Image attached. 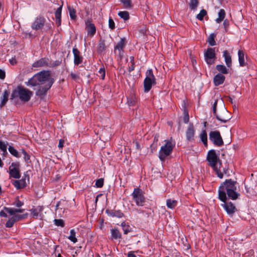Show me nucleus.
I'll return each instance as SVG.
<instances>
[{
    "label": "nucleus",
    "instance_id": "nucleus-5",
    "mask_svg": "<svg viewBox=\"0 0 257 257\" xmlns=\"http://www.w3.org/2000/svg\"><path fill=\"white\" fill-rule=\"evenodd\" d=\"M146 78L144 81V92H148L153 85L156 84V78L152 69H148L146 73Z\"/></svg>",
    "mask_w": 257,
    "mask_h": 257
},
{
    "label": "nucleus",
    "instance_id": "nucleus-29",
    "mask_svg": "<svg viewBox=\"0 0 257 257\" xmlns=\"http://www.w3.org/2000/svg\"><path fill=\"white\" fill-rule=\"evenodd\" d=\"M127 43V40L126 38L123 37L120 38L119 41H118L116 46H115L114 48H123L126 43Z\"/></svg>",
    "mask_w": 257,
    "mask_h": 257
},
{
    "label": "nucleus",
    "instance_id": "nucleus-10",
    "mask_svg": "<svg viewBox=\"0 0 257 257\" xmlns=\"http://www.w3.org/2000/svg\"><path fill=\"white\" fill-rule=\"evenodd\" d=\"M53 85V81L51 80L49 83H47L44 86H40L36 91V95L41 99L43 98L46 95L48 91L51 88Z\"/></svg>",
    "mask_w": 257,
    "mask_h": 257
},
{
    "label": "nucleus",
    "instance_id": "nucleus-48",
    "mask_svg": "<svg viewBox=\"0 0 257 257\" xmlns=\"http://www.w3.org/2000/svg\"><path fill=\"white\" fill-rule=\"evenodd\" d=\"M7 144H5V142L2 141H0V149L4 153H7Z\"/></svg>",
    "mask_w": 257,
    "mask_h": 257
},
{
    "label": "nucleus",
    "instance_id": "nucleus-40",
    "mask_svg": "<svg viewBox=\"0 0 257 257\" xmlns=\"http://www.w3.org/2000/svg\"><path fill=\"white\" fill-rule=\"evenodd\" d=\"M198 4V0H190L189 3V8L192 10H196Z\"/></svg>",
    "mask_w": 257,
    "mask_h": 257
},
{
    "label": "nucleus",
    "instance_id": "nucleus-47",
    "mask_svg": "<svg viewBox=\"0 0 257 257\" xmlns=\"http://www.w3.org/2000/svg\"><path fill=\"white\" fill-rule=\"evenodd\" d=\"M134 59H135V58L134 56L130 57V61H131V63L132 65L128 68V71L129 72H131L132 71H134L135 69V63Z\"/></svg>",
    "mask_w": 257,
    "mask_h": 257
},
{
    "label": "nucleus",
    "instance_id": "nucleus-56",
    "mask_svg": "<svg viewBox=\"0 0 257 257\" xmlns=\"http://www.w3.org/2000/svg\"><path fill=\"white\" fill-rule=\"evenodd\" d=\"M108 26H109V28L111 30H113L115 28V23H114L113 19L111 18H109V19Z\"/></svg>",
    "mask_w": 257,
    "mask_h": 257
},
{
    "label": "nucleus",
    "instance_id": "nucleus-20",
    "mask_svg": "<svg viewBox=\"0 0 257 257\" xmlns=\"http://www.w3.org/2000/svg\"><path fill=\"white\" fill-rule=\"evenodd\" d=\"M217 102L218 100L215 99L214 103L213 104L212 106V111L213 114L215 116L217 119L219 120L220 121L222 122L225 123L228 120L230 119V118H221L216 113V108H217Z\"/></svg>",
    "mask_w": 257,
    "mask_h": 257
},
{
    "label": "nucleus",
    "instance_id": "nucleus-59",
    "mask_svg": "<svg viewBox=\"0 0 257 257\" xmlns=\"http://www.w3.org/2000/svg\"><path fill=\"white\" fill-rule=\"evenodd\" d=\"M14 204H15L17 207H20L24 205V203L23 202L20 201L18 197H17Z\"/></svg>",
    "mask_w": 257,
    "mask_h": 257
},
{
    "label": "nucleus",
    "instance_id": "nucleus-2",
    "mask_svg": "<svg viewBox=\"0 0 257 257\" xmlns=\"http://www.w3.org/2000/svg\"><path fill=\"white\" fill-rule=\"evenodd\" d=\"M51 80L53 84L55 80L51 77L50 72L48 70H43L35 74L32 78L29 79L27 83V85L36 86L44 84L46 82L49 83Z\"/></svg>",
    "mask_w": 257,
    "mask_h": 257
},
{
    "label": "nucleus",
    "instance_id": "nucleus-15",
    "mask_svg": "<svg viewBox=\"0 0 257 257\" xmlns=\"http://www.w3.org/2000/svg\"><path fill=\"white\" fill-rule=\"evenodd\" d=\"M112 39L111 37L100 38L99 42L98 48H106L110 46V44L112 42Z\"/></svg>",
    "mask_w": 257,
    "mask_h": 257
},
{
    "label": "nucleus",
    "instance_id": "nucleus-21",
    "mask_svg": "<svg viewBox=\"0 0 257 257\" xmlns=\"http://www.w3.org/2000/svg\"><path fill=\"white\" fill-rule=\"evenodd\" d=\"M62 6H59L56 9L55 13V17L56 19V25L57 27H59L61 24V13Z\"/></svg>",
    "mask_w": 257,
    "mask_h": 257
},
{
    "label": "nucleus",
    "instance_id": "nucleus-50",
    "mask_svg": "<svg viewBox=\"0 0 257 257\" xmlns=\"http://www.w3.org/2000/svg\"><path fill=\"white\" fill-rule=\"evenodd\" d=\"M104 184V179L99 178L97 179L95 182V186L97 188H101Z\"/></svg>",
    "mask_w": 257,
    "mask_h": 257
},
{
    "label": "nucleus",
    "instance_id": "nucleus-32",
    "mask_svg": "<svg viewBox=\"0 0 257 257\" xmlns=\"http://www.w3.org/2000/svg\"><path fill=\"white\" fill-rule=\"evenodd\" d=\"M216 69L220 72L219 73L222 74H226L228 73V70L223 65H217L216 66Z\"/></svg>",
    "mask_w": 257,
    "mask_h": 257
},
{
    "label": "nucleus",
    "instance_id": "nucleus-14",
    "mask_svg": "<svg viewBox=\"0 0 257 257\" xmlns=\"http://www.w3.org/2000/svg\"><path fill=\"white\" fill-rule=\"evenodd\" d=\"M195 130L193 124L190 123L186 132V139L188 142H193L194 140Z\"/></svg>",
    "mask_w": 257,
    "mask_h": 257
},
{
    "label": "nucleus",
    "instance_id": "nucleus-57",
    "mask_svg": "<svg viewBox=\"0 0 257 257\" xmlns=\"http://www.w3.org/2000/svg\"><path fill=\"white\" fill-rule=\"evenodd\" d=\"M71 78L74 81H77L80 79V76L78 74L71 72L70 74Z\"/></svg>",
    "mask_w": 257,
    "mask_h": 257
},
{
    "label": "nucleus",
    "instance_id": "nucleus-6",
    "mask_svg": "<svg viewBox=\"0 0 257 257\" xmlns=\"http://www.w3.org/2000/svg\"><path fill=\"white\" fill-rule=\"evenodd\" d=\"M11 182L17 190H21L26 188L30 183V176L28 171L24 173L22 178L20 180H12Z\"/></svg>",
    "mask_w": 257,
    "mask_h": 257
},
{
    "label": "nucleus",
    "instance_id": "nucleus-64",
    "mask_svg": "<svg viewBox=\"0 0 257 257\" xmlns=\"http://www.w3.org/2000/svg\"><path fill=\"white\" fill-rule=\"evenodd\" d=\"M9 62L10 64L12 65H15L17 63V61L15 57L12 58V59H10Z\"/></svg>",
    "mask_w": 257,
    "mask_h": 257
},
{
    "label": "nucleus",
    "instance_id": "nucleus-45",
    "mask_svg": "<svg viewBox=\"0 0 257 257\" xmlns=\"http://www.w3.org/2000/svg\"><path fill=\"white\" fill-rule=\"evenodd\" d=\"M54 224L57 226L63 227L65 226V222L63 219H55L54 220Z\"/></svg>",
    "mask_w": 257,
    "mask_h": 257
},
{
    "label": "nucleus",
    "instance_id": "nucleus-31",
    "mask_svg": "<svg viewBox=\"0 0 257 257\" xmlns=\"http://www.w3.org/2000/svg\"><path fill=\"white\" fill-rule=\"evenodd\" d=\"M216 37V34L212 33L208 37L207 42L208 43L210 46H214L216 45V42L215 41V38Z\"/></svg>",
    "mask_w": 257,
    "mask_h": 257
},
{
    "label": "nucleus",
    "instance_id": "nucleus-11",
    "mask_svg": "<svg viewBox=\"0 0 257 257\" xmlns=\"http://www.w3.org/2000/svg\"><path fill=\"white\" fill-rule=\"evenodd\" d=\"M204 59L207 64H214L216 59L215 49H206L204 52Z\"/></svg>",
    "mask_w": 257,
    "mask_h": 257
},
{
    "label": "nucleus",
    "instance_id": "nucleus-35",
    "mask_svg": "<svg viewBox=\"0 0 257 257\" xmlns=\"http://www.w3.org/2000/svg\"><path fill=\"white\" fill-rule=\"evenodd\" d=\"M21 85H19L17 86L16 89H15L13 90V92L11 95V99H13L14 98H17L18 97H20V87Z\"/></svg>",
    "mask_w": 257,
    "mask_h": 257
},
{
    "label": "nucleus",
    "instance_id": "nucleus-38",
    "mask_svg": "<svg viewBox=\"0 0 257 257\" xmlns=\"http://www.w3.org/2000/svg\"><path fill=\"white\" fill-rule=\"evenodd\" d=\"M118 16L124 21H127L130 19V15L127 11H120L118 14Z\"/></svg>",
    "mask_w": 257,
    "mask_h": 257
},
{
    "label": "nucleus",
    "instance_id": "nucleus-12",
    "mask_svg": "<svg viewBox=\"0 0 257 257\" xmlns=\"http://www.w3.org/2000/svg\"><path fill=\"white\" fill-rule=\"evenodd\" d=\"M20 88V99L24 102L29 101L33 95V92L21 85Z\"/></svg>",
    "mask_w": 257,
    "mask_h": 257
},
{
    "label": "nucleus",
    "instance_id": "nucleus-33",
    "mask_svg": "<svg viewBox=\"0 0 257 257\" xmlns=\"http://www.w3.org/2000/svg\"><path fill=\"white\" fill-rule=\"evenodd\" d=\"M43 207L42 206H38L37 207L34 209H32L31 211V213L32 214L33 216L38 217L39 214L42 212L43 210Z\"/></svg>",
    "mask_w": 257,
    "mask_h": 257
},
{
    "label": "nucleus",
    "instance_id": "nucleus-34",
    "mask_svg": "<svg viewBox=\"0 0 257 257\" xmlns=\"http://www.w3.org/2000/svg\"><path fill=\"white\" fill-rule=\"evenodd\" d=\"M167 206L170 209H174L177 205V201L175 200L169 199L167 200Z\"/></svg>",
    "mask_w": 257,
    "mask_h": 257
},
{
    "label": "nucleus",
    "instance_id": "nucleus-13",
    "mask_svg": "<svg viewBox=\"0 0 257 257\" xmlns=\"http://www.w3.org/2000/svg\"><path fill=\"white\" fill-rule=\"evenodd\" d=\"M222 202L224 203L221 205L223 207L227 213L230 216H232L237 211V208L231 202H227V200Z\"/></svg>",
    "mask_w": 257,
    "mask_h": 257
},
{
    "label": "nucleus",
    "instance_id": "nucleus-26",
    "mask_svg": "<svg viewBox=\"0 0 257 257\" xmlns=\"http://www.w3.org/2000/svg\"><path fill=\"white\" fill-rule=\"evenodd\" d=\"M223 57H224L225 62L228 67H230L232 65L231 56L227 50L223 52Z\"/></svg>",
    "mask_w": 257,
    "mask_h": 257
},
{
    "label": "nucleus",
    "instance_id": "nucleus-62",
    "mask_svg": "<svg viewBox=\"0 0 257 257\" xmlns=\"http://www.w3.org/2000/svg\"><path fill=\"white\" fill-rule=\"evenodd\" d=\"M124 55L123 49H118V57L122 60Z\"/></svg>",
    "mask_w": 257,
    "mask_h": 257
},
{
    "label": "nucleus",
    "instance_id": "nucleus-55",
    "mask_svg": "<svg viewBox=\"0 0 257 257\" xmlns=\"http://www.w3.org/2000/svg\"><path fill=\"white\" fill-rule=\"evenodd\" d=\"M24 35L26 38H28L30 39H33L36 37V35L31 32H25Z\"/></svg>",
    "mask_w": 257,
    "mask_h": 257
},
{
    "label": "nucleus",
    "instance_id": "nucleus-58",
    "mask_svg": "<svg viewBox=\"0 0 257 257\" xmlns=\"http://www.w3.org/2000/svg\"><path fill=\"white\" fill-rule=\"evenodd\" d=\"M223 25L225 30V32H227L228 31V28L229 26V21L227 19L225 20L223 22Z\"/></svg>",
    "mask_w": 257,
    "mask_h": 257
},
{
    "label": "nucleus",
    "instance_id": "nucleus-8",
    "mask_svg": "<svg viewBox=\"0 0 257 257\" xmlns=\"http://www.w3.org/2000/svg\"><path fill=\"white\" fill-rule=\"evenodd\" d=\"M210 141L216 146L221 147L224 145V142L218 131H211L209 134Z\"/></svg>",
    "mask_w": 257,
    "mask_h": 257
},
{
    "label": "nucleus",
    "instance_id": "nucleus-46",
    "mask_svg": "<svg viewBox=\"0 0 257 257\" xmlns=\"http://www.w3.org/2000/svg\"><path fill=\"white\" fill-rule=\"evenodd\" d=\"M16 222V220L12 217L7 221L5 226L6 227L11 228L14 225Z\"/></svg>",
    "mask_w": 257,
    "mask_h": 257
},
{
    "label": "nucleus",
    "instance_id": "nucleus-18",
    "mask_svg": "<svg viewBox=\"0 0 257 257\" xmlns=\"http://www.w3.org/2000/svg\"><path fill=\"white\" fill-rule=\"evenodd\" d=\"M74 54V63L75 65H78L81 64L83 61V57L81 55L80 52L78 49H72Z\"/></svg>",
    "mask_w": 257,
    "mask_h": 257
},
{
    "label": "nucleus",
    "instance_id": "nucleus-27",
    "mask_svg": "<svg viewBox=\"0 0 257 257\" xmlns=\"http://www.w3.org/2000/svg\"><path fill=\"white\" fill-rule=\"evenodd\" d=\"M199 137L202 143L204 144V146L207 148L208 146L207 144V134L205 130H202L200 134L199 135Z\"/></svg>",
    "mask_w": 257,
    "mask_h": 257
},
{
    "label": "nucleus",
    "instance_id": "nucleus-54",
    "mask_svg": "<svg viewBox=\"0 0 257 257\" xmlns=\"http://www.w3.org/2000/svg\"><path fill=\"white\" fill-rule=\"evenodd\" d=\"M184 113V116L183 117L184 122L185 123H188L189 120V115L188 112L187 110H185Z\"/></svg>",
    "mask_w": 257,
    "mask_h": 257
},
{
    "label": "nucleus",
    "instance_id": "nucleus-53",
    "mask_svg": "<svg viewBox=\"0 0 257 257\" xmlns=\"http://www.w3.org/2000/svg\"><path fill=\"white\" fill-rule=\"evenodd\" d=\"M27 215V214H23V215L17 214V215H15L13 216L12 217H13V218H14L15 220H16V221L17 222L20 220L25 218Z\"/></svg>",
    "mask_w": 257,
    "mask_h": 257
},
{
    "label": "nucleus",
    "instance_id": "nucleus-44",
    "mask_svg": "<svg viewBox=\"0 0 257 257\" xmlns=\"http://www.w3.org/2000/svg\"><path fill=\"white\" fill-rule=\"evenodd\" d=\"M21 153L24 155V159L25 160V161L27 163H30L31 162V161H30V156L26 152V151L22 149L21 150Z\"/></svg>",
    "mask_w": 257,
    "mask_h": 257
},
{
    "label": "nucleus",
    "instance_id": "nucleus-25",
    "mask_svg": "<svg viewBox=\"0 0 257 257\" xmlns=\"http://www.w3.org/2000/svg\"><path fill=\"white\" fill-rule=\"evenodd\" d=\"M238 56L239 66L241 67L245 66L247 65V63L245 62V53L242 50L239 49L238 52Z\"/></svg>",
    "mask_w": 257,
    "mask_h": 257
},
{
    "label": "nucleus",
    "instance_id": "nucleus-49",
    "mask_svg": "<svg viewBox=\"0 0 257 257\" xmlns=\"http://www.w3.org/2000/svg\"><path fill=\"white\" fill-rule=\"evenodd\" d=\"M98 76H99L101 79L104 80L105 76V70L104 67H102L100 68L99 70L98 71Z\"/></svg>",
    "mask_w": 257,
    "mask_h": 257
},
{
    "label": "nucleus",
    "instance_id": "nucleus-61",
    "mask_svg": "<svg viewBox=\"0 0 257 257\" xmlns=\"http://www.w3.org/2000/svg\"><path fill=\"white\" fill-rule=\"evenodd\" d=\"M157 146L158 143L153 142V143L150 146V148L152 152H153L154 151L156 150Z\"/></svg>",
    "mask_w": 257,
    "mask_h": 257
},
{
    "label": "nucleus",
    "instance_id": "nucleus-52",
    "mask_svg": "<svg viewBox=\"0 0 257 257\" xmlns=\"http://www.w3.org/2000/svg\"><path fill=\"white\" fill-rule=\"evenodd\" d=\"M20 164L19 162H13L11 164V166L9 167V169H12L13 168H15L16 169L20 170Z\"/></svg>",
    "mask_w": 257,
    "mask_h": 257
},
{
    "label": "nucleus",
    "instance_id": "nucleus-7",
    "mask_svg": "<svg viewBox=\"0 0 257 257\" xmlns=\"http://www.w3.org/2000/svg\"><path fill=\"white\" fill-rule=\"evenodd\" d=\"M131 195L137 206H143L144 205L146 198L142 189L140 188H135Z\"/></svg>",
    "mask_w": 257,
    "mask_h": 257
},
{
    "label": "nucleus",
    "instance_id": "nucleus-42",
    "mask_svg": "<svg viewBox=\"0 0 257 257\" xmlns=\"http://www.w3.org/2000/svg\"><path fill=\"white\" fill-rule=\"evenodd\" d=\"M206 15H207V11L204 9H202L200 11L199 14H198L197 15L196 18L200 21H202L203 20L204 17Z\"/></svg>",
    "mask_w": 257,
    "mask_h": 257
},
{
    "label": "nucleus",
    "instance_id": "nucleus-37",
    "mask_svg": "<svg viewBox=\"0 0 257 257\" xmlns=\"http://www.w3.org/2000/svg\"><path fill=\"white\" fill-rule=\"evenodd\" d=\"M70 234L68 237V238L73 243H75L77 241V239L75 237L76 232L74 229H71L70 231Z\"/></svg>",
    "mask_w": 257,
    "mask_h": 257
},
{
    "label": "nucleus",
    "instance_id": "nucleus-16",
    "mask_svg": "<svg viewBox=\"0 0 257 257\" xmlns=\"http://www.w3.org/2000/svg\"><path fill=\"white\" fill-rule=\"evenodd\" d=\"M105 212L108 216L113 217L122 218L124 216L123 213L120 210L107 209Z\"/></svg>",
    "mask_w": 257,
    "mask_h": 257
},
{
    "label": "nucleus",
    "instance_id": "nucleus-51",
    "mask_svg": "<svg viewBox=\"0 0 257 257\" xmlns=\"http://www.w3.org/2000/svg\"><path fill=\"white\" fill-rule=\"evenodd\" d=\"M4 209L11 215L14 216L16 213L15 208L4 207Z\"/></svg>",
    "mask_w": 257,
    "mask_h": 257
},
{
    "label": "nucleus",
    "instance_id": "nucleus-1",
    "mask_svg": "<svg viewBox=\"0 0 257 257\" xmlns=\"http://www.w3.org/2000/svg\"><path fill=\"white\" fill-rule=\"evenodd\" d=\"M237 182L231 179H226L222 183L218 189V199L221 201L227 200L228 197L233 200H236L240 196L236 192Z\"/></svg>",
    "mask_w": 257,
    "mask_h": 257
},
{
    "label": "nucleus",
    "instance_id": "nucleus-17",
    "mask_svg": "<svg viewBox=\"0 0 257 257\" xmlns=\"http://www.w3.org/2000/svg\"><path fill=\"white\" fill-rule=\"evenodd\" d=\"M86 30L87 35L91 37H93L96 33V27L90 21H88L86 22Z\"/></svg>",
    "mask_w": 257,
    "mask_h": 257
},
{
    "label": "nucleus",
    "instance_id": "nucleus-60",
    "mask_svg": "<svg viewBox=\"0 0 257 257\" xmlns=\"http://www.w3.org/2000/svg\"><path fill=\"white\" fill-rule=\"evenodd\" d=\"M122 230L123 231L124 234H127L128 232L131 231L132 229L130 227V226L127 224L126 225V226H124V227L122 228Z\"/></svg>",
    "mask_w": 257,
    "mask_h": 257
},
{
    "label": "nucleus",
    "instance_id": "nucleus-30",
    "mask_svg": "<svg viewBox=\"0 0 257 257\" xmlns=\"http://www.w3.org/2000/svg\"><path fill=\"white\" fill-rule=\"evenodd\" d=\"M225 12L223 9H220L218 12V18L215 20L217 23H220L224 19L225 17Z\"/></svg>",
    "mask_w": 257,
    "mask_h": 257
},
{
    "label": "nucleus",
    "instance_id": "nucleus-4",
    "mask_svg": "<svg viewBox=\"0 0 257 257\" xmlns=\"http://www.w3.org/2000/svg\"><path fill=\"white\" fill-rule=\"evenodd\" d=\"M165 144L162 146L159 152L158 157L162 162H165L171 154L175 147V143L170 140H165Z\"/></svg>",
    "mask_w": 257,
    "mask_h": 257
},
{
    "label": "nucleus",
    "instance_id": "nucleus-39",
    "mask_svg": "<svg viewBox=\"0 0 257 257\" xmlns=\"http://www.w3.org/2000/svg\"><path fill=\"white\" fill-rule=\"evenodd\" d=\"M127 103L129 106H135L137 103V98L135 95L127 98Z\"/></svg>",
    "mask_w": 257,
    "mask_h": 257
},
{
    "label": "nucleus",
    "instance_id": "nucleus-43",
    "mask_svg": "<svg viewBox=\"0 0 257 257\" xmlns=\"http://www.w3.org/2000/svg\"><path fill=\"white\" fill-rule=\"evenodd\" d=\"M120 1L125 9H130L132 7L131 0H120Z\"/></svg>",
    "mask_w": 257,
    "mask_h": 257
},
{
    "label": "nucleus",
    "instance_id": "nucleus-23",
    "mask_svg": "<svg viewBox=\"0 0 257 257\" xmlns=\"http://www.w3.org/2000/svg\"><path fill=\"white\" fill-rule=\"evenodd\" d=\"M9 173L10 175L9 178H13L17 179H19L21 178L20 170L16 169L15 168L9 169Z\"/></svg>",
    "mask_w": 257,
    "mask_h": 257
},
{
    "label": "nucleus",
    "instance_id": "nucleus-3",
    "mask_svg": "<svg viewBox=\"0 0 257 257\" xmlns=\"http://www.w3.org/2000/svg\"><path fill=\"white\" fill-rule=\"evenodd\" d=\"M206 159L209 163V165L215 172L217 177L222 179L223 177V174L220 171V168H218L217 166L218 163H219L220 165L221 164V161L219 159L216 151L214 150H209L208 152Z\"/></svg>",
    "mask_w": 257,
    "mask_h": 257
},
{
    "label": "nucleus",
    "instance_id": "nucleus-28",
    "mask_svg": "<svg viewBox=\"0 0 257 257\" xmlns=\"http://www.w3.org/2000/svg\"><path fill=\"white\" fill-rule=\"evenodd\" d=\"M9 94L10 92L7 90L4 91L3 96L1 97L0 107H2L6 104L9 99Z\"/></svg>",
    "mask_w": 257,
    "mask_h": 257
},
{
    "label": "nucleus",
    "instance_id": "nucleus-63",
    "mask_svg": "<svg viewBox=\"0 0 257 257\" xmlns=\"http://www.w3.org/2000/svg\"><path fill=\"white\" fill-rule=\"evenodd\" d=\"M6 77V73L5 71L1 69H0V79L3 80Z\"/></svg>",
    "mask_w": 257,
    "mask_h": 257
},
{
    "label": "nucleus",
    "instance_id": "nucleus-41",
    "mask_svg": "<svg viewBox=\"0 0 257 257\" xmlns=\"http://www.w3.org/2000/svg\"><path fill=\"white\" fill-rule=\"evenodd\" d=\"M68 11L71 19L72 20H75L77 18V16L76 15V10L72 8L69 7Z\"/></svg>",
    "mask_w": 257,
    "mask_h": 257
},
{
    "label": "nucleus",
    "instance_id": "nucleus-36",
    "mask_svg": "<svg viewBox=\"0 0 257 257\" xmlns=\"http://www.w3.org/2000/svg\"><path fill=\"white\" fill-rule=\"evenodd\" d=\"M9 151L10 153L14 157L16 158H20L21 155L18 151L15 149L13 147L10 146L8 148Z\"/></svg>",
    "mask_w": 257,
    "mask_h": 257
},
{
    "label": "nucleus",
    "instance_id": "nucleus-19",
    "mask_svg": "<svg viewBox=\"0 0 257 257\" xmlns=\"http://www.w3.org/2000/svg\"><path fill=\"white\" fill-rule=\"evenodd\" d=\"M225 77L221 73H218L213 78V83L214 86H218L223 84L225 81Z\"/></svg>",
    "mask_w": 257,
    "mask_h": 257
},
{
    "label": "nucleus",
    "instance_id": "nucleus-9",
    "mask_svg": "<svg viewBox=\"0 0 257 257\" xmlns=\"http://www.w3.org/2000/svg\"><path fill=\"white\" fill-rule=\"evenodd\" d=\"M46 21V20L44 17L40 15L35 19L34 21L32 24L31 28L36 31L42 30L45 25Z\"/></svg>",
    "mask_w": 257,
    "mask_h": 257
},
{
    "label": "nucleus",
    "instance_id": "nucleus-24",
    "mask_svg": "<svg viewBox=\"0 0 257 257\" xmlns=\"http://www.w3.org/2000/svg\"><path fill=\"white\" fill-rule=\"evenodd\" d=\"M111 238L112 240L121 239V234L117 228H114L110 229Z\"/></svg>",
    "mask_w": 257,
    "mask_h": 257
},
{
    "label": "nucleus",
    "instance_id": "nucleus-22",
    "mask_svg": "<svg viewBox=\"0 0 257 257\" xmlns=\"http://www.w3.org/2000/svg\"><path fill=\"white\" fill-rule=\"evenodd\" d=\"M48 62H49V59L48 58H41V59L38 60L36 62H34L32 66L33 67H42V66H44L46 65L48 66Z\"/></svg>",
    "mask_w": 257,
    "mask_h": 257
}]
</instances>
